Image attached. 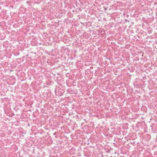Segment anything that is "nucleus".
<instances>
[{
	"label": "nucleus",
	"instance_id": "nucleus-2",
	"mask_svg": "<svg viewBox=\"0 0 157 157\" xmlns=\"http://www.w3.org/2000/svg\"><path fill=\"white\" fill-rule=\"evenodd\" d=\"M107 8H105L104 10H107Z\"/></svg>",
	"mask_w": 157,
	"mask_h": 157
},
{
	"label": "nucleus",
	"instance_id": "nucleus-1",
	"mask_svg": "<svg viewBox=\"0 0 157 157\" xmlns=\"http://www.w3.org/2000/svg\"><path fill=\"white\" fill-rule=\"evenodd\" d=\"M125 21H127V22H129V21H128V20H127V19H125Z\"/></svg>",
	"mask_w": 157,
	"mask_h": 157
}]
</instances>
